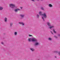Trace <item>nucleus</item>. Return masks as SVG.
Instances as JSON below:
<instances>
[{
    "label": "nucleus",
    "mask_w": 60,
    "mask_h": 60,
    "mask_svg": "<svg viewBox=\"0 0 60 60\" xmlns=\"http://www.w3.org/2000/svg\"><path fill=\"white\" fill-rule=\"evenodd\" d=\"M19 16L21 17L20 18V19H24V17H25V15L24 14H21L19 15Z\"/></svg>",
    "instance_id": "39448f33"
},
{
    "label": "nucleus",
    "mask_w": 60,
    "mask_h": 60,
    "mask_svg": "<svg viewBox=\"0 0 60 60\" xmlns=\"http://www.w3.org/2000/svg\"><path fill=\"white\" fill-rule=\"evenodd\" d=\"M31 1H33V2H34V1H35L34 0H31Z\"/></svg>",
    "instance_id": "393cba45"
},
{
    "label": "nucleus",
    "mask_w": 60,
    "mask_h": 60,
    "mask_svg": "<svg viewBox=\"0 0 60 60\" xmlns=\"http://www.w3.org/2000/svg\"><path fill=\"white\" fill-rule=\"evenodd\" d=\"M28 41L29 42L32 41V42H35L34 44V45L35 46H38L40 45L39 43L38 42V40H37V39H35V38H29Z\"/></svg>",
    "instance_id": "f257e3e1"
},
{
    "label": "nucleus",
    "mask_w": 60,
    "mask_h": 60,
    "mask_svg": "<svg viewBox=\"0 0 60 60\" xmlns=\"http://www.w3.org/2000/svg\"><path fill=\"white\" fill-rule=\"evenodd\" d=\"M53 31L54 33H55V34L56 33V31H55V30H54V29L53 30Z\"/></svg>",
    "instance_id": "a211bd4d"
},
{
    "label": "nucleus",
    "mask_w": 60,
    "mask_h": 60,
    "mask_svg": "<svg viewBox=\"0 0 60 60\" xmlns=\"http://www.w3.org/2000/svg\"><path fill=\"white\" fill-rule=\"evenodd\" d=\"M9 6L12 9H14L15 8H15L16 9H15L14 10L15 11V12H17L18 11H20V10L19 9L17 8V7L15 5L13 4H9Z\"/></svg>",
    "instance_id": "f03ea898"
},
{
    "label": "nucleus",
    "mask_w": 60,
    "mask_h": 60,
    "mask_svg": "<svg viewBox=\"0 0 60 60\" xmlns=\"http://www.w3.org/2000/svg\"><path fill=\"white\" fill-rule=\"evenodd\" d=\"M41 9L42 10H43V11H45L44 10V8H43V7H41Z\"/></svg>",
    "instance_id": "f8f14e48"
},
{
    "label": "nucleus",
    "mask_w": 60,
    "mask_h": 60,
    "mask_svg": "<svg viewBox=\"0 0 60 60\" xmlns=\"http://www.w3.org/2000/svg\"><path fill=\"white\" fill-rule=\"evenodd\" d=\"M47 25L48 26H49V29H51V30H52V28L54 27V26H51V24L49 22H47Z\"/></svg>",
    "instance_id": "20e7f679"
},
{
    "label": "nucleus",
    "mask_w": 60,
    "mask_h": 60,
    "mask_svg": "<svg viewBox=\"0 0 60 60\" xmlns=\"http://www.w3.org/2000/svg\"><path fill=\"white\" fill-rule=\"evenodd\" d=\"M39 14V15H40V16H43L44 17V18L45 19H46L47 17V15H46V13H44L43 14H42V12L40 11Z\"/></svg>",
    "instance_id": "7ed1b4c3"
},
{
    "label": "nucleus",
    "mask_w": 60,
    "mask_h": 60,
    "mask_svg": "<svg viewBox=\"0 0 60 60\" xmlns=\"http://www.w3.org/2000/svg\"><path fill=\"white\" fill-rule=\"evenodd\" d=\"M30 50H31V51H32V52H34V48H30Z\"/></svg>",
    "instance_id": "6e6552de"
},
{
    "label": "nucleus",
    "mask_w": 60,
    "mask_h": 60,
    "mask_svg": "<svg viewBox=\"0 0 60 60\" xmlns=\"http://www.w3.org/2000/svg\"><path fill=\"white\" fill-rule=\"evenodd\" d=\"M14 34L15 35H16L17 34V32H15L14 33Z\"/></svg>",
    "instance_id": "dca6fc26"
},
{
    "label": "nucleus",
    "mask_w": 60,
    "mask_h": 60,
    "mask_svg": "<svg viewBox=\"0 0 60 60\" xmlns=\"http://www.w3.org/2000/svg\"><path fill=\"white\" fill-rule=\"evenodd\" d=\"M42 18L43 20V21H45V19H44V18L43 17H42Z\"/></svg>",
    "instance_id": "2eb2a0df"
},
{
    "label": "nucleus",
    "mask_w": 60,
    "mask_h": 60,
    "mask_svg": "<svg viewBox=\"0 0 60 60\" xmlns=\"http://www.w3.org/2000/svg\"><path fill=\"white\" fill-rule=\"evenodd\" d=\"M4 21L5 22H7V18H5L4 19Z\"/></svg>",
    "instance_id": "ddd939ff"
},
{
    "label": "nucleus",
    "mask_w": 60,
    "mask_h": 60,
    "mask_svg": "<svg viewBox=\"0 0 60 60\" xmlns=\"http://www.w3.org/2000/svg\"><path fill=\"white\" fill-rule=\"evenodd\" d=\"M3 10V7L2 6H0V11H2Z\"/></svg>",
    "instance_id": "1a4fd4ad"
},
{
    "label": "nucleus",
    "mask_w": 60,
    "mask_h": 60,
    "mask_svg": "<svg viewBox=\"0 0 60 60\" xmlns=\"http://www.w3.org/2000/svg\"><path fill=\"white\" fill-rule=\"evenodd\" d=\"M1 44H4V43L3 42H1Z\"/></svg>",
    "instance_id": "4be33fe9"
},
{
    "label": "nucleus",
    "mask_w": 60,
    "mask_h": 60,
    "mask_svg": "<svg viewBox=\"0 0 60 60\" xmlns=\"http://www.w3.org/2000/svg\"><path fill=\"white\" fill-rule=\"evenodd\" d=\"M13 23H12L11 22L10 23V26L11 27L13 25Z\"/></svg>",
    "instance_id": "9d476101"
},
{
    "label": "nucleus",
    "mask_w": 60,
    "mask_h": 60,
    "mask_svg": "<svg viewBox=\"0 0 60 60\" xmlns=\"http://www.w3.org/2000/svg\"><path fill=\"white\" fill-rule=\"evenodd\" d=\"M58 36H60V34H58Z\"/></svg>",
    "instance_id": "5701e85b"
},
{
    "label": "nucleus",
    "mask_w": 60,
    "mask_h": 60,
    "mask_svg": "<svg viewBox=\"0 0 60 60\" xmlns=\"http://www.w3.org/2000/svg\"><path fill=\"white\" fill-rule=\"evenodd\" d=\"M37 18L38 19L39 18V17H40V16H39V15L38 14H37Z\"/></svg>",
    "instance_id": "4468645a"
},
{
    "label": "nucleus",
    "mask_w": 60,
    "mask_h": 60,
    "mask_svg": "<svg viewBox=\"0 0 60 60\" xmlns=\"http://www.w3.org/2000/svg\"><path fill=\"white\" fill-rule=\"evenodd\" d=\"M51 34H53L54 35V34H53V33H52V31H51Z\"/></svg>",
    "instance_id": "aec40b11"
},
{
    "label": "nucleus",
    "mask_w": 60,
    "mask_h": 60,
    "mask_svg": "<svg viewBox=\"0 0 60 60\" xmlns=\"http://www.w3.org/2000/svg\"><path fill=\"white\" fill-rule=\"evenodd\" d=\"M48 40H49V41H51L52 39L51 38H48Z\"/></svg>",
    "instance_id": "f3484780"
},
{
    "label": "nucleus",
    "mask_w": 60,
    "mask_h": 60,
    "mask_svg": "<svg viewBox=\"0 0 60 60\" xmlns=\"http://www.w3.org/2000/svg\"><path fill=\"white\" fill-rule=\"evenodd\" d=\"M29 36H30V37L31 36H32V35H29Z\"/></svg>",
    "instance_id": "412c9836"
},
{
    "label": "nucleus",
    "mask_w": 60,
    "mask_h": 60,
    "mask_svg": "<svg viewBox=\"0 0 60 60\" xmlns=\"http://www.w3.org/2000/svg\"><path fill=\"white\" fill-rule=\"evenodd\" d=\"M19 24H21V25H22L23 26L25 25V24L23 22H19Z\"/></svg>",
    "instance_id": "0eeeda50"
},
{
    "label": "nucleus",
    "mask_w": 60,
    "mask_h": 60,
    "mask_svg": "<svg viewBox=\"0 0 60 60\" xmlns=\"http://www.w3.org/2000/svg\"><path fill=\"white\" fill-rule=\"evenodd\" d=\"M20 8H21V9H22L23 8H22V7H20Z\"/></svg>",
    "instance_id": "b1692460"
},
{
    "label": "nucleus",
    "mask_w": 60,
    "mask_h": 60,
    "mask_svg": "<svg viewBox=\"0 0 60 60\" xmlns=\"http://www.w3.org/2000/svg\"><path fill=\"white\" fill-rule=\"evenodd\" d=\"M55 58H56V57L55 56Z\"/></svg>",
    "instance_id": "a878e982"
},
{
    "label": "nucleus",
    "mask_w": 60,
    "mask_h": 60,
    "mask_svg": "<svg viewBox=\"0 0 60 60\" xmlns=\"http://www.w3.org/2000/svg\"><path fill=\"white\" fill-rule=\"evenodd\" d=\"M54 52L55 53H58L59 55L60 56V51L58 52L57 51H55Z\"/></svg>",
    "instance_id": "423d86ee"
},
{
    "label": "nucleus",
    "mask_w": 60,
    "mask_h": 60,
    "mask_svg": "<svg viewBox=\"0 0 60 60\" xmlns=\"http://www.w3.org/2000/svg\"><path fill=\"white\" fill-rule=\"evenodd\" d=\"M41 1H42V0H41Z\"/></svg>",
    "instance_id": "bb28decb"
},
{
    "label": "nucleus",
    "mask_w": 60,
    "mask_h": 60,
    "mask_svg": "<svg viewBox=\"0 0 60 60\" xmlns=\"http://www.w3.org/2000/svg\"><path fill=\"white\" fill-rule=\"evenodd\" d=\"M54 37H55V38H57V37L56 36H54Z\"/></svg>",
    "instance_id": "6ab92c4d"
},
{
    "label": "nucleus",
    "mask_w": 60,
    "mask_h": 60,
    "mask_svg": "<svg viewBox=\"0 0 60 60\" xmlns=\"http://www.w3.org/2000/svg\"><path fill=\"white\" fill-rule=\"evenodd\" d=\"M49 6L50 7H52V5L50 4H49Z\"/></svg>",
    "instance_id": "9b49d317"
}]
</instances>
